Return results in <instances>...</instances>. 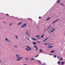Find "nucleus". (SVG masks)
<instances>
[{
	"mask_svg": "<svg viewBox=\"0 0 65 65\" xmlns=\"http://www.w3.org/2000/svg\"><path fill=\"white\" fill-rule=\"evenodd\" d=\"M17 58L18 59H19L16 60H17V61H20V60H21L20 59H23L22 57H17Z\"/></svg>",
	"mask_w": 65,
	"mask_h": 65,
	"instance_id": "obj_1",
	"label": "nucleus"
},
{
	"mask_svg": "<svg viewBox=\"0 0 65 65\" xmlns=\"http://www.w3.org/2000/svg\"><path fill=\"white\" fill-rule=\"evenodd\" d=\"M27 25V24L26 23H25L23 25H22L21 26V28H24L25 27H26Z\"/></svg>",
	"mask_w": 65,
	"mask_h": 65,
	"instance_id": "obj_2",
	"label": "nucleus"
},
{
	"mask_svg": "<svg viewBox=\"0 0 65 65\" xmlns=\"http://www.w3.org/2000/svg\"><path fill=\"white\" fill-rule=\"evenodd\" d=\"M5 41H8V42H10V41H9V40L8 39H7V38H6L5 39Z\"/></svg>",
	"mask_w": 65,
	"mask_h": 65,
	"instance_id": "obj_3",
	"label": "nucleus"
},
{
	"mask_svg": "<svg viewBox=\"0 0 65 65\" xmlns=\"http://www.w3.org/2000/svg\"><path fill=\"white\" fill-rule=\"evenodd\" d=\"M31 39L33 40H38L37 39H35L34 38H33V37H32L31 38Z\"/></svg>",
	"mask_w": 65,
	"mask_h": 65,
	"instance_id": "obj_4",
	"label": "nucleus"
},
{
	"mask_svg": "<svg viewBox=\"0 0 65 65\" xmlns=\"http://www.w3.org/2000/svg\"><path fill=\"white\" fill-rule=\"evenodd\" d=\"M55 28H54L50 32V34L51 33H52V32H54V31H55Z\"/></svg>",
	"mask_w": 65,
	"mask_h": 65,
	"instance_id": "obj_5",
	"label": "nucleus"
},
{
	"mask_svg": "<svg viewBox=\"0 0 65 65\" xmlns=\"http://www.w3.org/2000/svg\"><path fill=\"white\" fill-rule=\"evenodd\" d=\"M60 20V19H57V20H55V21L53 22H52V23L53 24H54V23H55V22H57V21H58V20Z\"/></svg>",
	"mask_w": 65,
	"mask_h": 65,
	"instance_id": "obj_6",
	"label": "nucleus"
},
{
	"mask_svg": "<svg viewBox=\"0 0 65 65\" xmlns=\"http://www.w3.org/2000/svg\"><path fill=\"white\" fill-rule=\"evenodd\" d=\"M26 47L28 49H29V50H31V48L28 46H26Z\"/></svg>",
	"mask_w": 65,
	"mask_h": 65,
	"instance_id": "obj_7",
	"label": "nucleus"
},
{
	"mask_svg": "<svg viewBox=\"0 0 65 65\" xmlns=\"http://www.w3.org/2000/svg\"><path fill=\"white\" fill-rule=\"evenodd\" d=\"M48 38H46L44 40H43V42H44V41H46V40H47V39H48Z\"/></svg>",
	"mask_w": 65,
	"mask_h": 65,
	"instance_id": "obj_8",
	"label": "nucleus"
},
{
	"mask_svg": "<svg viewBox=\"0 0 65 65\" xmlns=\"http://www.w3.org/2000/svg\"><path fill=\"white\" fill-rule=\"evenodd\" d=\"M18 24V25H21V24H22V22H19Z\"/></svg>",
	"mask_w": 65,
	"mask_h": 65,
	"instance_id": "obj_9",
	"label": "nucleus"
},
{
	"mask_svg": "<svg viewBox=\"0 0 65 65\" xmlns=\"http://www.w3.org/2000/svg\"><path fill=\"white\" fill-rule=\"evenodd\" d=\"M34 47H35V48H36V50H37L38 48H37V47L36 46H35V45H34Z\"/></svg>",
	"mask_w": 65,
	"mask_h": 65,
	"instance_id": "obj_10",
	"label": "nucleus"
},
{
	"mask_svg": "<svg viewBox=\"0 0 65 65\" xmlns=\"http://www.w3.org/2000/svg\"><path fill=\"white\" fill-rule=\"evenodd\" d=\"M55 52V50H53L52 51H51L50 52L51 53H54Z\"/></svg>",
	"mask_w": 65,
	"mask_h": 65,
	"instance_id": "obj_11",
	"label": "nucleus"
},
{
	"mask_svg": "<svg viewBox=\"0 0 65 65\" xmlns=\"http://www.w3.org/2000/svg\"><path fill=\"white\" fill-rule=\"evenodd\" d=\"M27 36L28 37V38H30V35L29 34L27 35Z\"/></svg>",
	"mask_w": 65,
	"mask_h": 65,
	"instance_id": "obj_12",
	"label": "nucleus"
},
{
	"mask_svg": "<svg viewBox=\"0 0 65 65\" xmlns=\"http://www.w3.org/2000/svg\"><path fill=\"white\" fill-rule=\"evenodd\" d=\"M16 57H20V55L18 54H16Z\"/></svg>",
	"mask_w": 65,
	"mask_h": 65,
	"instance_id": "obj_13",
	"label": "nucleus"
},
{
	"mask_svg": "<svg viewBox=\"0 0 65 65\" xmlns=\"http://www.w3.org/2000/svg\"><path fill=\"white\" fill-rule=\"evenodd\" d=\"M60 3V0H58L57 3L58 4L59 3Z\"/></svg>",
	"mask_w": 65,
	"mask_h": 65,
	"instance_id": "obj_14",
	"label": "nucleus"
},
{
	"mask_svg": "<svg viewBox=\"0 0 65 65\" xmlns=\"http://www.w3.org/2000/svg\"><path fill=\"white\" fill-rule=\"evenodd\" d=\"M33 44H36V43L35 42H34L32 43Z\"/></svg>",
	"mask_w": 65,
	"mask_h": 65,
	"instance_id": "obj_15",
	"label": "nucleus"
},
{
	"mask_svg": "<svg viewBox=\"0 0 65 65\" xmlns=\"http://www.w3.org/2000/svg\"><path fill=\"white\" fill-rule=\"evenodd\" d=\"M40 51L41 52V53H42V50L41 49H40Z\"/></svg>",
	"mask_w": 65,
	"mask_h": 65,
	"instance_id": "obj_16",
	"label": "nucleus"
},
{
	"mask_svg": "<svg viewBox=\"0 0 65 65\" xmlns=\"http://www.w3.org/2000/svg\"><path fill=\"white\" fill-rule=\"evenodd\" d=\"M61 64L62 65H64V61H63L61 63Z\"/></svg>",
	"mask_w": 65,
	"mask_h": 65,
	"instance_id": "obj_17",
	"label": "nucleus"
},
{
	"mask_svg": "<svg viewBox=\"0 0 65 65\" xmlns=\"http://www.w3.org/2000/svg\"><path fill=\"white\" fill-rule=\"evenodd\" d=\"M53 47V46H49L48 48H51V47Z\"/></svg>",
	"mask_w": 65,
	"mask_h": 65,
	"instance_id": "obj_18",
	"label": "nucleus"
},
{
	"mask_svg": "<svg viewBox=\"0 0 65 65\" xmlns=\"http://www.w3.org/2000/svg\"><path fill=\"white\" fill-rule=\"evenodd\" d=\"M28 31H26V35H28Z\"/></svg>",
	"mask_w": 65,
	"mask_h": 65,
	"instance_id": "obj_19",
	"label": "nucleus"
},
{
	"mask_svg": "<svg viewBox=\"0 0 65 65\" xmlns=\"http://www.w3.org/2000/svg\"><path fill=\"white\" fill-rule=\"evenodd\" d=\"M30 38H28V39H27V40H28V41H30Z\"/></svg>",
	"mask_w": 65,
	"mask_h": 65,
	"instance_id": "obj_20",
	"label": "nucleus"
},
{
	"mask_svg": "<svg viewBox=\"0 0 65 65\" xmlns=\"http://www.w3.org/2000/svg\"><path fill=\"white\" fill-rule=\"evenodd\" d=\"M40 37V36H39V35H36V37Z\"/></svg>",
	"mask_w": 65,
	"mask_h": 65,
	"instance_id": "obj_21",
	"label": "nucleus"
},
{
	"mask_svg": "<svg viewBox=\"0 0 65 65\" xmlns=\"http://www.w3.org/2000/svg\"><path fill=\"white\" fill-rule=\"evenodd\" d=\"M43 36H44V35H43L41 37V38H43Z\"/></svg>",
	"mask_w": 65,
	"mask_h": 65,
	"instance_id": "obj_22",
	"label": "nucleus"
},
{
	"mask_svg": "<svg viewBox=\"0 0 65 65\" xmlns=\"http://www.w3.org/2000/svg\"><path fill=\"white\" fill-rule=\"evenodd\" d=\"M26 51H29V50L27 48H26Z\"/></svg>",
	"mask_w": 65,
	"mask_h": 65,
	"instance_id": "obj_23",
	"label": "nucleus"
},
{
	"mask_svg": "<svg viewBox=\"0 0 65 65\" xmlns=\"http://www.w3.org/2000/svg\"><path fill=\"white\" fill-rule=\"evenodd\" d=\"M50 19V18H48L47 19H46V21H47V20H48Z\"/></svg>",
	"mask_w": 65,
	"mask_h": 65,
	"instance_id": "obj_24",
	"label": "nucleus"
},
{
	"mask_svg": "<svg viewBox=\"0 0 65 65\" xmlns=\"http://www.w3.org/2000/svg\"><path fill=\"white\" fill-rule=\"evenodd\" d=\"M37 61L38 62H39V63L40 64H41V62H40V61H39V60H37Z\"/></svg>",
	"mask_w": 65,
	"mask_h": 65,
	"instance_id": "obj_25",
	"label": "nucleus"
},
{
	"mask_svg": "<svg viewBox=\"0 0 65 65\" xmlns=\"http://www.w3.org/2000/svg\"><path fill=\"white\" fill-rule=\"evenodd\" d=\"M12 25V23H11L9 24V26H11Z\"/></svg>",
	"mask_w": 65,
	"mask_h": 65,
	"instance_id": "obj_26",
	"label": "nucleus"
},
{
	"mask_svg": "<svg viewBox=\"0 0 65 65\" xmlns=\"http://www.w3.org/2000/svg\"><path fill=\"white\" fill-rule=\"evenodd\" d=\"M15 37L16 39H18V36H15Z\"/></svg>",
	"mask_w": 65,
	"mask_h": 65,
	"instance_id": "obj_27",
	"label": "nucleus"
},
{
	"mask_svg": "<svg viewBox=\"0 0 65 65\" xmlns=\"http://www.w3.org/2000/svg\"><path fill=\"white\" fill-rule=\"evenodd\" d=\"M54 58H56V57H57V56H56V55H55L54 56Z\"/></svg>",
	"mask_w": 65,
	"mask_h": 65,
	"instance_id": "obj_28",
	"label": "nucleus"
},
{
	"mask_svg": "<svg viewBox=\"0 0 65 65\" xmlns=\"http://www.w3.org/2000/svg\"><path fill=\"white\" fill-rule=\"evenodd\" d=\"M50 44V43H49L47 44H48V45H51Z\"/></svg>",
	"mask_w": 65,
	"mask_h": 65,
	"instance_id": "obj_29",
	"label": "nucleus"
},
{
	"mask_svg": "<svg viewBox=\"0 0 65 65\" xmlns=\"http://www.w3.org/2000/svg\"><path fill=\"white\" fill-rule=\"evenodd\" d=\"M60 61H59L58 62V63L59 64H60Z\"/></svg>",
	"mask_w": 65,
	"mask_h": 65,
	"instance_id": "obj_30",
	"label": "nucleus"
},
{
	"mask_svg": "<svg viewBox=\"0 0 65 65\" xmlns=\"http://www.w3.org/2000/svg\"><path fill=\"white\" fill-rule=\"evenodd\" d=\"M37 42L38 43H41V42L40 41H37Z\"/></svg>",
	"mask_w": 65,
	"mask_h": 65,
	"instance_id": "obj_31",
	"label": "nucleus"
},
{
	"mask_svg": "<svg viewBox=\"0 0 65 65\" xmlns=\"http://www.w3.org/2000/svg\"><path fill=\"white\" fill-rule=\"evenodd\" d=\"M60 4H61V5H62V6H64V5H63V4L62 3H60Z\"/></svg>",
	"mask_w": 65,
	"mask_h": 65,
	"instance_id": "obj_32",
	"label": "nucleus"
},
{
	"mask_svg": "<svg viewBox=\"0 0 65 65\" xmlns=\"http://www.w3.org/2000/svg\"><path fill=\"white\" fill-rule=\"evenodd\" d=\"M63 60V58H61L60 59V60Z\"/></svg>",
	"mask_w": 65,
	"mask_h": 65,
	"instance_id": "obj_33",
	"label": "nucleus"
},
{
	"mask_svg": "<svg viewBox=\"0 0 65 65\" xmlns=\"http://www.w3.org/2000/svg\"><path fill=\"white\" fill-rule=\"evenodd\" d=\"M31 60H34V58L31 59Z\"/></svg>",
	"mask_w": 65,
	"mask_h": 65,
	"instance_id": "obj_34",
	"label": "nucleus"
},
{
	"mask_svg": "<svg viewBox=\"0 0 65 65\" xmlns=\"http://www.w3.org/2000/svg\"><path fill=\"white\" fill-rule=\"evenodd\" d=\"M3 22L4 23H6V22H5V21H3Z\"/></svg>",
	"mask_w": 65,
	"mask_h": 65,
	"instance_id": "obj_35",
	"label": "nucleus"
},
{
	"mask_svg": "<svg viewBox=\"0 0 65 65\" xmlns=\"http://www.w3.org/2000/svg\"><path fill=\"white\" fill-rule=\"evenodd\" d=\"M25 38H26V39H28V37H25Z\"/></svg>",
	"mask_w": 65,
	"mask_h": 65,
	"instance_id": "obj_36",
	"label": "nucleus"
},
{
	"mask_svg": "<svg viewBox=\"0 0 65 65\" xmlns=\"http://www.w3.org/2000/svg\"><path fill=\"white\" fill-rule=\"evenodd\" d=\"M6 15H7V16H9V15H8V14H6Z\"/></svg>",
	"mask_w": 65,
	"mask_h": 65,
	"instance_id": "obj_37",
	"label": "nucleus"
},
{
	"mask_svg": "<svg viewBox=\"0 0 65 65\" xmlns=\"http://www.w3.org/2000/svg\"><path fill=\"white\" fill-rule=\"evenodd\" d=\"M49 29L50 28H51V26H50L49 27Z\"/></svg>",
	"mask_w": 65,
	"mask_h": 65,
	"instance_id": "obj_38",
	"label": "nucleus"
},
{
	"mask_svg": "<svg viewBox=\"0 0 65 65\" xmlns=\"http://www.w3.org/2000/svg\"><path fill=\"white\" fill-rule=\"evenodd\" d=\"M44 45H47V43L45 44H44Z\"/></svg>",
	"mask_w": 65,
	"mask_h": 65,
	"instance_id": "obj_39",
	"label": "nucleus"
},
{
	"mask_svg": "<svg viewBox=\"0 0 65 65\" xmlns=\"http://www.w3.org/2000/svg\"><path fill=\"white\" fill-rule=\"evenodd\" d=\"M38 55H37L35 57V58H36V57H38Z\"/></svg>",
	"mask_w": 65,
	"mask_h": 65,
	"instance_id": "obj_40",
	"label": "nucleus"
},
{
	"mask_svg": "<svg viewBox=\"0 0 65 65\" xmlns=\"http://www.w3.org/2000/svg\"><path fill=\"white\" fill-rule=\"evenodd\" d=\"M25 60H28V58H25Z\"/></svg>",
	"mask_w": 65,
	"mask_h": 65,
	"instance_id": "obj_41",
	"label": "nucleus"
},
{
	"mask_svg": "<svg viewBox=\"0 0 65 65\" xmlns=\"http://www.w3.org/2000/svg\"><path fill=\"white\" fill-rule=\"evenodd\" d=\"M14 47H17V46H14Z\"/></svg>",
	"mask_w": 65,
	"mask_h": 65,
	"instance_id": "obj_42",
	"label": "nucleus"
},
{
	"mask_svg": "<svg viewBox=\"0 0 65 65\" xmlns=\"http://www.w3.org/2000/svg\"><path fill=\"white\" fill-rule=\"evenodd\" d=\"M39 19H41V17H39Z\"/></svg>",
	"mask_w": 65,
	"mask_h": 65,
	"instance_id": "obj_43",
	"label": "nucleus"
},
{
	"mask_svg": "<svg viewBox=\"0 0 65 65\" xmlns=\"http://www.w3.org/2000/svg\"><path fill=\"white\" fill-rule=\"evenodd\" d=\"M49 55H51V56H52V54H49Z\"/></svg>",
	"mask_w": 65,
	"mask_h": 65,
	"instance_id": "obj_44",
	"label": "nucleus"
},
{
	"mask_svg": "<svg viewBox=\"0 0 65 65\" xmlns=\"http://www.w3.org/2000/svg\"><path fill=\"white\" fill-rule=\"evenodd\" d=\"M47 30H48L47 29H46L45 31H47Z\"/></svg>",
	"mask_w": 65,
	"mask_h": 65,
	"instance_id": "obj_45",
	"label": "nucleus"
},
{
	"mask_svg": "<svg viewBox=\"0 0 65 65\" xmlns=\"http://www.w3.org/2000/svg\"><path fill=\"white\" fill-rule=\"evenodd\" d=\"M29 20H31L32 19L30 18H29Z\"/></svg>",
	"mask_w": 65,
	"mask_h": 65,
	"instance_id": "obj_46",
	"label": "nucleus"
},
{
	"mask_svg": "<svg viewBox=\"0 0 65 65\" xmlns=\"http://www.w3.org/2000/svg\"><path fill=\"white\" fill-rule=\"evenodd\" d=\"M50 29V28H49V27H48L47 29L48 30V29Z\"/></svg>",
	"mask_w": 65,
	"mask_h": 65,
	"instance_id": "obj_47",
	"label": "nucleus"
},
{
	"mask_svg": "<svg viewBox=\"0 0 65 65\" xmlns=\"http://www.w3.org/2000/svg\"><path fill=\"white\" fill-rule=\"evenodd\" d=\"M57 58H58V59H59V57H57Z\"/></svg>",
	"mask_w": 65,
	"mask_h": 65,
	"instance_id": "obj_48",
	"label": "nucleus"
},
{
	"mask_svg": "<svg viewBox=\"0 0 65 65\" xmlns=\"http://www.w3.org/2000/svg\"><path fill=\"white\" fill-rule=\"evenodd\" d=\"M50 46V45H48V46Z\"/></svg>",
	"mask_w": 65,
	"mask_h": 65,
	"instance_id": "obj_49",
	"label": "nucleus"
},
{
	"mask_svg": "<svg viewBox=\"0 0 65 65\" xmlns=\"http://www.w3.org/2000/svg\"><path fill=\"white\" fill-rule=\"evenodd\" d=\"M13 58H15V57H13Z\"/></svg>",
	"mask_w": 65,
	"mask_h": 65,
	"instance_id": "obj_50",
	"label": "nucleus"
},
{
	"mask_svg": "<svg viewBox=\"0 0 65 65\" xmlns=\"http://www.w3.org/2000/svg\"><path fill=\"white\" fill-rule=\"evenodd\" d=\"M24 65H27V64H24Z\"/></svg>",
	"mask_w": 65,
	"mask_h": 65,
	"instance_id": "obj_51",
	"label": "nucleus"
},
{
	"mask_svg": "<svg viewBox=\"0 0 65 65\" xmlns=\"http://www.w3.org/2000/svg\"><path fill=\"white\" fill-rule=\"evenodd\" d=\"M1 63V60H0V63Z\"/></svg>",
	"mask_w": 65,
	"mask_h": 65,
	"instance_id": "obj_52",
	"label": "nucleus"
},
{
	"mask_svg": "<svg viewBox=\"0 0 65 65\" xmlns=\"http://www.w3.org/2000/svg\"><path fill=\"white\" fill-rule=\"evenodd\" d=\"M38 38V39H39V38Z\"/></svg>",
	"mask_w": 65,
	"mask_h": 65,
	"instance_id": "obj_53",
	"label": "nucleus"
},
{
	"mask_svg": "<svg viewBox=\"0 0 65 65\" xmlns=\"http://www.w3.org/2000/svg\"><path fill=\"white\" fill-rule=\"evenodd\" d=\"M44 64H45V63H44Z\"/></svg>",
	"mask_w": 65,
	"mask_h": 65,
	"instance_id": "obj_54",
	"label": "nucleus"
},
{
	"mask_svg": "<svg viewBox=\"0 0 65 65\" xmlns=\"http://www.w3.org/2000/svg\"><path fill=\"white\" fill-rule=\"evenodd\" d=\"M1 19H2V18H1Z\"/></svg>",
	"mask_w": 65,
	"mask_h": 65,
	"instance_id": "obj_55",
	"label": "nucleus"
},
{
	"mask_svg": "<svg viewBox=\"0 0 65 65\" xmlns=\"http://www.w3.org/2000/svg\"><path fill=\"white\" fill-rule=\"evenodd\" d=\"M55 5V4H54V5Z\"/></svg>",
	"mask_w": 65,
	"mask_h": 65,
	"instance_id": "obj_56",
	"label": "nucleus"
},
{
	"mask_svg": "<svg viewBox=\"0 0 65 65\" xmlns=\"http://www.w3.org/2000/svg\"><path fill=\"white\" fill-rule=\"evenodd\" d=\"M64 34H65V33H64Z\"/></svg>",
	"mask_w": 65,
	"mask_h": 65,
	"instance_id": "obj_57",
	"label": "nucleus"
}]
</instances>
